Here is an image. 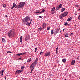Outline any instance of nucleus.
<instances>
[{
  "label": "nucleus",
  "instance_id": "nucleus-1",
  "mask_svg": "<svg viewBox=\"0 0 80 80\" xmlns=\"http://www.w3.org/2000/svg\"><path fill=\"white\" fill-rule=\"evenodd\" d=\"M8 35L9 38H12L15 36V29H12L8 33Z\"/></svg>",
  "mask_w": 80,
  "mask_h": 80
},
{
  "label": "nucleus",
  "instance_id": "nucleus-2",
  "mask_svg": "<svg viewBox=\"0 0 80 80\" xmlns=\"http://www.w3.org/2000/svg\"><path fill=\"white\" fill-rule=\"evenodd\" d=\"M25 4V2H21L19 3V5L16 6L15 7V8H17V9H18V8H23L24 7Z\"/></svg>",
  "mask_w": 80,
  "mask_h": 80
},
{
  "label": "nucleus",
  "instance_id": "nucleus-3",
  "mask_svg": "<svg viewBox=\"0 0 80 80\" xmlns=\"http://www.w3.org/2000/svg\"><path fill=\"white\" fill-rule=\"evenodd\" d=\"M30 20V17L29 16H26L24 18V19H23L22 20V22L23 23H25L27 22H29Z\"/></svg>",
  "mask_w": 80,
  "mask_h": 80
},
{
  "label": "nucleus",
  "instance_id": "nucleus-4",
  "mask_svg": "<svg viewBox=\"0 0 80 80\" xmlns=\"http://www.w3.org/2000/svg\"><path fill=\"white\" fill-rule=\"evenodd\" d=\"M50 55V52H46L44 55L45 57H48Z\"/></svg>",
  "mask_w": 80,
  "mask_h": 80
},
{
  "label": "nucleus",
  "instance_id": "nucleus-5",
  "mask_svg": "<svg viewBox=\"0 0 80 80\" xmlns=\"http://www.w3.org/2000/svg\"><path fill=\"white\" fill-rule=\"evenodd\" d=\"M44 12H45V9H42V11L41 12L37 11L35 13H36V14H37L38 13H39L40 14H41V13H43Z\"/></svg>",
  "mask_w": 80,
  "mask_h": 80
},
{
  "label": "nucleus",
  "instance_id": "nucleus-6",
  "mask_svg": "<svg viewBox=\"0 0 80 80\" xmlns=\"http://www.w3.org/2000/svg\"><path fill=\"white\" fill-rule=\"evenodd\" d=\"M55 7H54L52 8L51 11V12L52 13V14H53L54 13H55Z\"/></svg>",
  "mask_w": 80,
  "mask_h": 80
},
{
  "label": "nucleus",
  "instance_id": "nucleus-7",
  "mask_svg": "<svg viewBox=\"0 0 80 80\" xmlns=\"http://www.w3.org/2000/svg\"><path fill=\"white\" fill-rule=\"evenodd\" d=\"M21 72L22 71L18 70L16 71L15 74H16L17 75H18V74H20V73H21Z\"/></svg>",
  "mask_w": 80,
  "mask_h": 80
},
{
  "label": "nucleus",
  "instance_id": "nucleus-8",
  "mask_svg": "<svg viewBox=\"0 0 80 80\" xmlns=\"http://www.w3.org/2000/svg\"><path fill=\"white\" fill-rule=\"evenodd\" d=\"M46 25H47V23H43V25L42 26V29H44V27H46Z\"/></svg>",
  "mask_w": 80,
  "mask_h": 80
},
{
  "label": "nucleus",
  "instance_id": "nucleus-9",
  "mask_svg": "<svg viewBox=\"0 0 80 80\" xmlns=\"http://www.w3.org/2000/svg\"><path fill=\"white\" fill-rule=\"evenodd\" d=\"M35 66L33 65L32 64H31V65L30 66V68H31V69L34 70V68H35Z\"/></svg>",
  "mask_w": 80,
  "mask_h": 80
},
{
  "label": "nucleus",
  "instance_id": "nucleus-10",
  "mask_svg": "<svg viewBox=\"0 0 80 80\" xmlns=\"http://www.w3.org/2000/svg\"><path fill=\"white\" fill-rule=\"evenodd\" d=\"M59 31H60V28L55 30L54 34H55L56 35V34H57V33Z\"/></svg>",
  "mask_w": 80,
  "mask_h": 80
},
{
  "label": "nucleus",
  "instance_id": "nucleus-11",
  "mask_svg": "<svg viewBox=\"0 0 80 80\" xmlns=\"http://www.w3.org/2000/svg\"><path fill=\"white\" fill-rule=\"evenodd\" d=\"M29 39H30V37H29L28 36H27L25 39V41H27V40H28Z\"/></svg>",
  "mask_w": 80,
  "mask_h": 80
},
{
  "label": "nucleus",
  "instance_id": "nucleus-12",
  "mask_svg": "<svg viewBox=\"0 0 80 80\" xmlns=\"http://www.w3.org/2000/svg\"><path fill=\"white\" fill-rule=\"evenodd\" d=\"M75 60H72L71 62V64L72 65H73L74 64H75Z\"/></svg>",
  "mask_w": 80,
  "mask_h": 80
},
{
  "label": "nucleus",
  "instance_id": "nucleus-13",
  "mask_svg": "<svg viewBox=\"0 0 80 80\" xmlns=\"http://www.w3.org/2000/svg\"><path fill=\"white\" fill-rule=\"evenodd\" d=\"M68 12H66L64 13L63 15H64L65 17H66L67 15L68 14Z\"/></svg>",
  "mask_w": 80,
  "mask_h": 80
},
{
  "label": "nucleus",
  "instance_id": "nucleus-14",
  "mask_svg": "<svg viewBox=\"0 0 80 80\" xmlns=\"http://www.w3.org/2000/svg\"><path fill=\"white\" fill-rule=\"evenodd\" d=\"M65 16H64L63 14H61V15L59 16L60 18H62L63 17H65Z\"/></svg>",
  "mask_w": 80,
  "mask_h": 80
},
{
  "label": "nucleus",
  "instance_id": "nucleus-15",
  "mask_svg": "<svg viewBox=\"0 0 80 80\" xmlns=\"http://www.w3.org/2000/svg\"><path fill=\"white\" fill-rule=\"evenodd\" d=\"M23 39V36H21L20 37V42L21 43H22V40Z\"/></svg>",
  "mask_w": 80,
  "mask_h": 80
},
{
  "label": "nucleus",
  "instance_id": "nucleus-16",
  "mask_svg": "<svg viewBox=\"0 0 80 80\" xmlns=\"http://www.w3.org/2000/svg\"><path fill=\"white\" fill-rule=\"evenodd\" d=\"M59 9H60V8L58 6L56 7V10L57 11V10H58Z\"/></svg>",
  "mask_w": 80,
  "mask_h": 80
},
{
  "label": "nucleus",
  "instance_id": "nucleus-17",
  "mask_svg": "<svg viewBox=\"0 0 80 80\" xmlns=\"http://www.w3.org/2000/svg\"><path fill=\"white\" fill-rule=\"evenodd\" d=\"M37 64V62H36L35 61L32 64V65H34L35 67V65Z\"/></svg>",
  "mask_w": 80,
  "mask_h": 80
},
{
  "label": "nucleus",
  "instance_id": "nucleus-18",
  "mask_svg": "<svg viewBox=\"0 0 80 80\" xmlns=\"http://www.w3.org/2000/svg\"><path fill=\"white\" fill-rule=\"evenodd\" d=\"M42 30V28H40L38 29V32H40Z\"/></svg>",
  "mask_w": 80,
  "mask_h": 80
},
{
  "label": "nucleus",
  "instance_id": "nucleus-19",
  "mask_svg": "<svg viewBox=\"0 0 80 80\" xmlns=\"http://www.w3.org/2000/svg\"><path fill=\"white\" fill-rule=\"evenodd\" d=\"M65 8H62L61 10V12H63L65 11Z\"/></svg>",
  "mask_w": 80,
  "mask_h": 80
},
{
  "label": "nucleus",
  "instance_id": "nucleus-20",
  "mask_svg": "<svg viewBox=\"0 0 80 80\" xmlns=\"http://www.w3.org/2000/svg\"><path fill=\"white\" fill-rule=\"evenodd\" d=\"M59 7V8H62V4H61L59 6H58Z\"/></svg>",
  "mask_w": 80,
  "mask_h": 80
},
{
  "label": "nucleus",
  "instance_id": "nucleus-21",
  "mask_svg": "<svg viewBox=\"0 0 80 80\" xmlns=\"http://www.w3.org/2000/svg\"><path fill=\"white\" fill-rule=\"evenodd\" d=\"M38 58H37L34 62L37 63V62H38Z\"/></svg>",
  "mask_w": 80,
  "mask_h": 80
},
{
  "label": "nucleus",
  "instance_id": "nucleus-22",
  "mask_svg": "<svg viewBox=\"0 0 80 80\" xmlns=\"http://www.w3.org/2000/svg\"><path fill=\"white\" fill-rule=\"evenodd\" d=\"M22 55V53H20V54H18L16 55L17 56H20Z\"/></svg>",
  "mask_w": 80,
  "mask_h": 80
},
{
  "label": "nucleus",
  "instance_id": "nucleus-23",
  "mask_svg": "<svg viewBox=\"0 0 80 80\" xmlns=\"http://www.w3.org/2000/svg\"><path fill=\"white\" fill-rule=\"evenodd\" d=\"M54 33L53 30H51V34L53 35Z\"/></svg>",
  "mask_w": 80,
  "mask_h": 80
},
{
  "label": "nucleus",
  "instance_id": "nucleus-24",
  "mask_svg": "<svg viewBox=\"0 0 80 80\" xmlns=\"http://www.w3.org/2000/svg\"><path fill=\"white\" fill-rule=\"evenodd\" d=\"M68 33H67L64 35L66 38H67V37H68Z\"/></svg>",
  "mask_w": 80,
  "mask_h": 80
},
{
  "label": "nucleus",
  "instance_id": "nucleus-25",
  "mask_svg": "<svg viewBox=\"0 0 80 80\" xmlns=\"http://www.w3.org/2000/svg\"><path fill=\"white\" fill-rule=\"evenodd\" d=\"M72 20V18H68V22H69V21H70V20Z\"/></svg>",
  "mask_w": 80,
  "mask_h": 80
},
{
  "label": "nucleus",
  "instance_id": "nucleus-26",
  "mask_svg": "<svg viewBox=\"0 0 80 80\" xmlns=\"http://www.w3.org/2000/svg\"><path fill=\"white\" fill-rule=\"evenodd\" d=\"M2 41L4 43H5L6 41H5V39H4L2 38Z\"/></svg>",
  "mask_w": 80,
  "mask_h": 80
},
{
  "label": "nucleus",
  "instance_id": "nucleus-27",
  "mask_svg": "<svg viewBox=\"0 0 80 80\" xmlns=\"http://www.w3.org/2000/svg\"><path fill=\"white\" fill-rule=\"evenodd\" d=\"M26 25L28 26H30V24H29V23L27 22L26 23Z\"/></svg>",
  "mask_w": 80,
  "mask_h": 80
},
{
  "label": "nucleus",
  "instance_id": "nucleus-28",
  "mask_svg": "<svg viewBox=\"0 0 80 80\" xmlns=\"http://www.w3.org/2000/svg\"><path fill=\"white\" fill-rule=\"evenodd\" d=\"M31 58H30L29 59H28V62H30L31 61Z\"/></svg>",
  "mask_w": 80,
  "mask_h": 80
},
{
  "label": "nucleus",
  "instance_id": "nucleus-29",
  "mask_svg": "<svg viewBox=\"0 0 80 80\" xmlns=\"http://www.w3.org/2000/svg\"><path fill=\"white\" fill-rule=\"evenodd\" d=\"M62 62H64V63H65L66 62V59H64L62 60Z\"/></svg>",
  "mask_w": 80,
  "mask_h": 80
},
{
  "label": "nucleus",
  "instance_id": "nucleus-30",
  "mask_svg": "<svg viewBox=\"0 0 80 80\" xmlns=\"http://www.w3.org/2000/svg\"><path fill=\"white\" fill-rule=\"evenodd\" d=\"M0 74L1 75V76H3V73L2 72V71H0Z\"/></svg>",
  "mask_w": 80,
  "mask_h": 80
},
{
  "label": "nucleus",
  "instance_id": "nucleus-31",
  "mask_svg": "<svg viewBox=\"0 0 80 80\" xmlns=\"http://www.w3.org/2000/svg\"><path fill=\"white\" fill-rule=\"evenodd\" d=\"M16 5V4H15V2H14L13 5V7H15Z\"/></svg>",
  "mask_w": 80,
  "mask_h": 80
},
{
  "label": "nucleus",
  "instance_id": "nucleus-32",
  "mask_svg": "<svg viewBox=\"0 0 80 80\" xmlns=\"http://www.w3.org/2000/svg\"><path fill=\"white\" fill-rule=\"evenodd\" d=\"M50 28V27H48L47 28V29L48 30H49Z\"/></svg>",
  "mask_w": 80,
  "mask_h": 80
},
{
  "label": "nucleus",
  "instance_id": "nucleus-33",
  "mask_svg": "<svg viewBox=\"0 0 80 80\" xmlns=\"http://www.w3.org/2000/svg\"><path fill=\"white\" fill-rule=\"evenodd\" d=\"M4 71H5V69H3V70L2 71V73H3Z\"/></svg>",
  "mask_w": 80,
  "mask_h": 80
},
{
  "label": "nucleus",
  "instance_id": "nucleus-34",
  "mask_svg": "<svg viewBox=\"0 0 80 80\" xmlns=\"http://www.w3.org/2000/svg\"><path fill=\"white\" fill-rule=\"evenodd\" d=\"M37 48H35V52H37Z\"/></svg>",
  "mask_w": 80,
  "mask_h": 80
},
{
  "label": "nucleus",
  "instance_id": "nucleus-35",
  "mask_svg": "<svg viewBox=\"0 0 80 80\" xmlns=\"http://www.w3.org/2000/svg\"><path fill=\"white\" fill-rule=\"evenodd\" d=\"M3 7H6V5L3 4Z\"/></svg>",
  "mask_w": 80,
  "mask_h": 80
},
{
  "label": "nucleus",
  "instance_id": "nucleus-36",
  "mask_svg": "<svg viewBox=\"0 0 80 80\" xmlns=\"http://www.w3.org/2000/svg\"><path fill=\"white\" fill-rule=\"evenodd\" d=\"M24 67L23 66V67H22L21 68V69H22V70H23V68H24Z\"/></svg>",
  "mask_w": 80,
  "mask_h": 80
},
{
  "label": "nucleus",
  "instance_id": "nucleus-37",
  "mask_svg": "<svg viewBox=\"0 0 80 80\" xmlns=\"http://www.w3.org/2000/svg\"><path fill=\"white\" fill-rule=\"evenodd\" d=\"M42 53H43V52H40V55H41V54H42Z\"/></svg>",
  "mask_w": 80,
  "mask_h": 80
},
{
  "label": "nucleus",
  "instance_id": "nucleus-38",
  "mask_svg": "<svg viewBox=\"0 0 80 80\" xmlns=\"http://www.w3.org/2000/svg\"><path fill=\"white\" fill-rule=\"evenodd\" d=\"M14 7L13 6H12V7L11 8V10H12V9H13L14 8Z\"/></svg>",
  "mask_w": 80,
  "mask_h": 80
},
{
  "label": "nucleus",
  "instance_id": "nucleus-39",
  "mask_svg": "<svg viewBox=\"0 0 80 80\" xmlns=\"http://www.w3.org/2000/svg\"><path fill=\"white\" fill-rule=\"evenodd\" d=\"M39 18H42V16H39Z\"/></svg>",
  "mask_w": 80,
  "mask_h": 80
},
{
  "label": "nucleus",
  "instance_id": "nucleus-40",
  "mask_svg": "<svg viewBox=\"0 0 80 80\" xmlns=\"http://www.w3.org/2000/svg\"><path fill=\"white\" fill-rule=\"evenodd\" d=\"M78 19L79 20H80V15L78 16Z\"/></svg>",
  "mask_w": 80,
  "mask_h": 80
},
{
  "label": "nucleus",
  "instance_id": "nucleus-41",
  "mask_svg": "<svg viewBox=\"0 0 80 80\" xmlns=\"http://www.w3.org/2000/svg\"><path fill=\"white\" fill-rule=\"evenodd\" d=\"M33 69H31V70L30 72L31 73H32V72H33Z\"/></svg>",
  "mask_w": 80,
  "mask_h": 80
},
{
  "label": "nucleus",
  "instance_id": "nucleus-42",
  "mask_svg": "<svg viewBox=\"0 0 80 80\" xmlns=\"http://www.w3.org/2000/svg\"><path fill=\"white\" fill-rule=\"evenodd\" d=\"M27 53V52H25L24 53H22V55H25V54H26Z\"/></svg>",
  "mask_w": 80,
  "mask_h": 80
},
{
  "label": "nucleus",
  "instance_id": "nucleus-43",
  "mask_svg": "<svg viewBox=\"0 0 80 80\" xmlns=\"http://www.w3.org/2000/svg\"><path fill=\"white\" fill-rule=\"evenodd\" d=\"M64 25H67V23L66 22V23H65V24H64Z\"/></svg>",
  "mask_w": 80,
  "mask_h": 80
},
{
  "label": "nucleus",
  "instance_id": "nucleus-44",
  "mask_svg": "<svg viewBox=\"0 0 80 80\" xmlns=\"http://www.w3.org/2000/svg\"><path fill=\"white\" fill-rule=\"evenodd\" d=\"M7 53H10V51H8Z\"/></svg>",
  "mask_w": 80,
  "mask_h": 80
},
{
  "label": "nucleus",
  "instance_id": "nucleus-45",
  "mask_svg": "<svg viewBox=\"0 0 80 80\" xmlns=\"http://www.w3.org/2000/svg\"><path fill=\"white\" fill-rule=\"evenodd\" d=\"M5 17H8V15H6L5 16Z\"/></svg>",
  "mask_w": 80,
  "mask_h": 80
},
{
  "label": "nucleus",
  "instance_id": "nucleus-46",
  "mask_svg": "<svg viewBox=\"0 0 80 80\" xmlns=\"http://www.w3.org/2000/svg\"><path fill=\"white\" fill-rule=\"evenodd\" d=\"M73 35V33H71V34H70V35Z\"/></svg>",
  "mask_w": 80,
  "mask_h": 80
},
{
  "label": "nucleus",
  "instance_id": "nucleus-47",
  "mask_svg": "<svg viewBox=\"0 0 80 80\" xmlns=\"http://www.w3.org/2000/svg\"><path fill=\"white\" fill-rule=\"evenodd\" d=\"M58 48H56V50H58Z\"/></svg>",
  "mask_w": 80,
  "mask_h": 80
},
{
  "label": "nucleus",
  "instance_id": "nucleus-48",
  "mask_svg": "<svg viewBox=\"0 0 80 80\" xmlns=\"http://www.w3.org/2000/svg\"><path fill=\"white\" fill-rule=\"evenodd\" d=\"M78 60H79V57H78Z\"/></svg>",
  "mask_w": 80,
  "mask_h": 80
},
{
  "label": "nucleus",
  "instance_id": "nucleus-49",
  "mask_svg": "<svg viewBox=\"0 0 80 80\" xmlns=\"http://www.w3.org/2000/svg\"><path fill=\"white\" fill-rule=\"evenodd\" d=\"M9 53H12V52L9 51Z\"/></svg>",
  "mask_w": 80,
  "mask_h": 80
},
{
  "label": "nucleus",
  "instance_id": "nucleus-50",
  "mask_svg": "<svg viewBox=\"0 0 80 80\" xmlns=\"http://www.w3.org/2000/svg\"><path fill=\"white\" fill-rule=\"evenodd\" d=\"M5 80H6V77H5Z\"/></svg>",
  "mask_w": 80,
  "mask_h": 80
},
{
  "label": "nucleus",
  "instance_id": "nucleus-51",
  "mask_svg": "<svg viewBox=\"0 0 80 80\" xmlns=\"http://www.w3.org/2000/svg\"><path fill=\"white\" fill-rule=\"evenodd\" d=\"M47 0H45V1L46 2H47Z\"/></svg>",
  "mask_w": 80,
  "mask_h": 80
},
{
  "label": "nucleus",
  "instance_id": "nucleus-52",
  "mask_svg": "<svg viewBox=\"0 0 80 80\" xmlns=\"http://www.w3.org/2000/svg\"><path fill=\"white\" fill-rule=\"evenodd\" d=\"M57 50H56V54L57 53Z\"/></svg>",
  "mask_w": 80,
  "mask_h": 80
},
{
  "label": "nucleus",
  "instance_id": "nucleus-53",
  "mask_svg": "<svg viewBox=\"0 0 80 80\" xmlns=\"http://www.w3.org/2000/svg\"><path fill=\"white\" fill-rule=\"evenodd\" d=\"M76 7H78V5H76Z\"/></svg>",
  "mask_w": 80,
  "mask_h": 80
},
{
  "label": "nucleus",
  "instance_id": "nucleus-54",
  "mask_svg": "<svg viewBox=\"0 0 80 80\" xmlns=\"http://www.w3.org/2000/svg\"><path fill=\"white\" fill-rule=\"evenodd\" d=\"M64 30H65V29H63V32H64Z\"/></svg>",
  "mask_w": 80,
  "mask_h": 80
},
{
  "label": "nucleus",
  "instance_id": "nucleus-55",
  "mask_svg": "<svg viewBox=\"0 0 80 80\" xmlns=\"http://www.w3.org/2000/svg\"><path fill=\"white\" fill-rule=\"evenodd\" d=\"M18 58L19 59H21V58Z\"/></svg>",
  "mask_w": 80,
  "mask_h": 80
},
{
  "label": "nucleus",
  "instance_id": "nucleus-56",
  "mask_svg": "<svg viewBox=\"0 0 80 80\" xmlns=\"http://www.w3.org/2000/svg\"><path fill=\"white\" fill-rule=\"evenodd\" d=\"M80 9H78L79 11H80Z\"/></svg>",
  "mask_w": 80,
  "mask_h": 80
},
{
  "label": "nucleus",
  "instance_id": "nucleus-57",
  "mask_svg": "<svg viewBox=\"0 0 80 80\" xmlns=\"http://www.w3.org/2000/svg\"><path fill=\"white\" fill-rule=\"evenodd\" d=\"M31 22H30V23H29V24H30H30H31Z\"/></svg>",
  "mask_w": 80,
  "mask_h": 80
},
{
  "label": "nucleus",
  "instance_id": "nucleus-58",
  "mask_svg": "<svg viewBox=\"0 0 80 80\" xmlns=\"http://www.w3.org/2000/svg\"><path fill=\"white\" fill-rule=\"evenodd\" d=\"M30 22H32V19H31Z\"/></svg>",
  "mask_w": 80,
  "mask_h": 80
},
{
  "label": "nucleus",
  "instance_id": "nucleus-59",
  "mask_svg": "<svg viewBox=\"0 0 80 80\" xmlns=\"http://www.w3.org/2000/svg\"><path fill=\"white\" fill-rule=\"evenodd\" d=\"M48 79H50V78H49Z\"/></svg>",
  "mask_w": 80,
  "mask_h": 80
},
{
  "label": "nucleus",
  "instance_id": "nucleus-60",
  "mask_svg": "<svg viewBox=\"0 0 80 80\" xmlns=\"http://www.w3.org/2000/svg\"><path fill=\"white\" fill-rule=\"evenodd\" d=\"M60 33H61V31H60Z\"/></svg>",
  "mask_w": 80,
  "mask_h": 80
},
{
  "label": "nucleus",
  "instance_id": "nucleus-61",
  "mask_svg": "<svg viewBox=\"0 0 80 80\" xmlns=\"http://www.w3.org/2000/svg\"><path fill=\"white\" fill-rule=\"evenodd\" d=\"M68 25H69V24H68Z\"/></svg>",
  "mask_w": 80,
  "mask_h": 80
},
{
  "label": "nucleus",
  "instance_id": "nucleus-62",
  "mask_svg": "<svg viewBox=\"0 0 80 80\" xmlns=\"http://www.w3.org/2000/svg\"><path fill=\"white\" fill-rule=\"evenodd\" d=\"M25 63H26V62L24 63V64H25Z\"/></svg>",
  "mask_w": 80,
  "mask_h": 80
},
{
  "label": "nucleus",
  "instance_id": "nucleus-63",
  "mask_svg": "<svg viewBox=\"0 0 80 80\" xmlns=\"http://www.w3.org/2000/svg\"><path fill=\"white\" fill-rule=\"evenodd\" d=\"M75 15H77V14H75Z\"/></svg>",
  "mask_w": 80,
  "mask_h": 80
}]
</instances>
